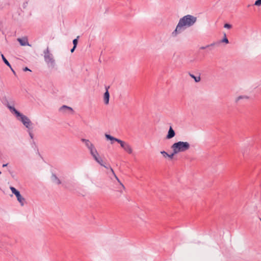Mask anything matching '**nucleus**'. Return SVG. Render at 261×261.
<instances>
[{
    "instance_id": "obj_27",
    "label": "nucleus",
    "mask_w": 261,
    "mask_h": 261,
    "mask_svg": "<svg viewBox=\"0 0 261 261\" xmlns=\"http://www.w3.org/2000/svg\"><path fill=\"white\" fill-rule=\"evenodd\" d=\"M29 132V135L31 137V139H33V134H32V133L30 130V129L28 131Z\"/></svg>"
},
{
    "instance_id": "obj_24",
    "label": "nucleus",
    "mask_w": 261,
    "mask_h": 261,
    "mask_svg": "<svg viewBox=\"0 0 261 261\" xmlns=\"http://www.w3.org/2000/svg\"><path fill=\"white\" fill-rule=\"evenodd\" d=\"M254 5L256 6H261V0H256Z\"/></svg>"
},
{
    "instance_id": "obj_17",
    "label": "nucleus",
    "mask_w": 261,
    "mask_h": 261,
    "mask_svg": "<svg viewBox=\"0 0 261 261\" xmlns=\"http://www.w3.org/2000/svg\"><path fill=\"white\" fill-rule=\"evenodd\" d=\"M51 180L53 182L56 183L58 185H60L61 183V180L54 173H53L51 175Z\"/></svg>"
},
{
    "instance_id": "obj_20",
    "label": "nucleus",
    "mask_w": 261,
    "mask_h": 261,
    "mask_svg": "<svg viewBox=\"0 0 261 261\" xmlns=\"http://www.w3.org/2000/svg\"><path fill=\"white\" fill-rule=\"evenodd\" d=\"M190 76L191 77H192L193 79H194V80H195V81L196 82H199L200 81V76H196L194 74H191V73H190Z\"/></svg>"
},
{
    "instance_id": "obj_30",
    "label": "nucleus",
    "mask_w": 261,
    "mask_h": 261,
    "mask_svg": "<svg viewBox=\"0 0 261 261\" xmlns=\"http://www.w3.org/2000/svg\"><path fill=\"white\" fill-rule=\"evenodd\" d=\"M10 69H11V71H12V72L13 73V74H14V75H16V72H15V71L13 70V69L12 67H11V68H10Z\"/></svg>"
},
{
    "instance_id": "obj_26",
    "label": "nucleus",
    "mask_w": 261,
    "mask_h": 261,
    "mask_svg": "<svg viewBox=\"0 0 261 261\" xmlns=\"http://www.w3.org/2000/svg\"><path fill=\"white\" fill-rule=\"evenodd\" d=\"M176 153H174V150H172V153L170 154H168V158H169L170 159H172L173 158V156L174 154H176Z\"/></svg>"
},
{
    "instance_id": "obj_8",
    "label": "nucleus",
    "mask_w": 261,
    "mask_h": 261,
    "mask_svg": "<svg viewBox=\"0 0 261 261\" xmlns=\"http://www.w3.org/2000/svg\"><path fill=\"white\" fill-rule=\"evenodd\" d=\"M110 88V86H106V92L104 93L103 95V100L104 102L106 105H108L109 103V98H110V93L109 92V89Z\"/></svg>"
},
{
    "instance_id": "obj_7",
    "label": "nucleus",
    "mask_w": 261,
    "mask_h": 261,
    "mask_svg": "<svg viewBox=\"0 0 261 261\" xmlns=\"http://www.w3.org/2000/svg\"><path fill=\"white\" fill-rule=\"evenodd\" d=\"M119 143L120 144L121 147L124 149V151H125L128 154L132 153V148L128 143L124 141H123L121 140L119 141Z\"/></svg>"
},
{
    "instance_id": "obj_10",
    "label": "nucleus",
    "mask_w": 261,
    "mask_h": 261,
    "mask_svg": "<svg viewBox=\"0 0 261 261\" xmlns=\"http://www.w3.org/2000/svg\"><path fill=\"white\" fill-rule=\"evenodd\" d=\"M175 135V133L174 130L173 129L172 127L171 126L170 127L168 132V134L166 136V139H170L172 138H173Z\"/></svg>"
},
{
    "instance_id": "obj_2",
    "label": "nucleus",
    "mask_w": 261,
    "mask_h": 261,
    "mask_svg": "<svg viewBox=\"0 0 261 261\" xmlns=\"http://www.w3.org/2000/svg\"><path fill=\"white\" fill-rule=\"evenodd\" d=\"M190 145L188 142L178 141L173 144L171 147L174 153L185 152L189 149Z\"/></svg>"
},
{
    "instance_id": "obj_33",
    "label": "nucleus",
    "mask_w": 261,
    "mask_h": 261,
    "mask_svg": "<svg viewBox=\"0 0 261 261\" xmlns=\"http://www.w3.org/2000/svg\"><path fill=\"white\" fill-rule=\"evenodd\" d=\"M1 174V172L0 171V174Z\"/></svg>"
},
{
    "instance_id": "obj_19",
    "label": "nucleus",
    "mask_w": 261,
    "mask_h": 261,
    "mask_svg": "<svg viewBox=\"0 0 261 261\" xmlns=\"http://www.w3.org/2000/svg\"><path fill=\"white\" fill-rule=\"evenodd\" d=\"M1 56H2V60L4 61V62L5 63V64L6 65H7L10 68H11V66L10 63L5 57L4 55L3 54H1Z\"/></svg>"
},
{
    "instance_id": "obj_18",
    "label": "nucleus",
    "mask_w": 261,
    "mask_h": 261,
    "mask_svg": "<svg viewBox=\"0 0 261 261\" xmlns=\"http://www.w3.org/2000/svg\"><path fill=\"white\" fill-rule=\"evenodd\" d=\"M94 159L95 160V161L96 162H97L101 166H104V164H103V161H102L101 158L99 155L98 156H96L95 157H94Z\"/></svg>"
},
{
    "instance_id": "obj_6",
    "label": "nucleus",
    "mask_w": 261,
    "mask_h": 261,
    "mask_svg": "<svg viewBox=\"0 0 261 261\" xmlns=\"http://www.w3.org/2000/svg\"><path fill=\"white\" fill-rule=\"evenodd\" d=\"M10 189L12 193L16 196L17 200L20 203L21 205L22 206L23 205L24 203L25 202V199L21 195L19 191H18L17 189H16L14 187H10Z\"/></svg>"
},
{
    "instance_id": "obj_29",
    "label": "nucleus",
    "mask_w": 261,
    "mask_h": 261,
    "mask_svg": "<svg viewBox=\"0 0 261 261\" xmlns=\"http://www.w3.org/2000/svg\"><path fill=\"white\" fill-rule=\"evenodd\" d=\"M75 48H76V47L73 46V47L70 50L71 52L73 53L74 51Z\"/></svg>"
},
{
    "instance_id": "obj_21",
    "label": "nucleus",
    "mask_w": 261,
    "mask_h": 261,
    "mask_svg": "<svg viewBox=\"0 0 261 261\" xmlns=\"http://www.w3.org/2000/svg\"><path fill=\"white\" fill-rule=\"evenodd\" d=\"M248 97L247 96H245V95H241V96H238L237 98H236V101L237 102H238L240 99H248Z\"/></svg>"
},
{
    "instance_id": "obj_22",
    "label": "nucleus",
    "mask_w": 261,
    "mask_h": 261,
    "mask_svg": "<svg viewBox=\"0 0 261 261\" xmlns=\"http://www.w3.org/2000/svg\"><path fill=\"white\" fill-rule=\"evenodd\" d=\"M79 38V36H77L76 38L73 39V46L76 47L77 46V43H78V39Z\"/></svg>"
},
{
    "instance_id": "obj_31",
    "label": "nucleus",
    "mask_w": 261,
    "mask_h": 261,
    "mask_svg": "<svg viewBox=\"0 0 261 261\" xmlns=\"http://www.w3.org/2000/svg\"><path fill=\"white\" fill-rule=\"evenodd\" d=\"M7 165H8V164H4V165H3V167H6V166H7Z\"/></svg>"
},
{
    "instance_id": "obj_25",
    "label": "nucleus",
    "mask_w": 261,
    "mask_h": 261,
    "mask_svg": "<svg viewBox=\"0 0 261 261\" xmlns=\"http://www.w3.org/2000/svg\"><path fill=\"white\" fill-rule=\"evenodd\" d=\"M224 27L225 28H226V29H230L232 28V25L230 24H228V23H225L224 25Z\"/></svg>"
},
{
    "instance_id": "obj_28",
    "label": "nucleus",
    "mask_w": 261,
    "mask_h": 261,
    "mask_svg": "<svg viewBox=\"0 0 261 261\" xmlns=\"http://www.w3.org/2000/svg\"><path fill=\"white\" fill-rule=\"evenodd\" d=\"M23 71H31V70L29 68H28L27 67H25L24 68H23Z\"/></svg>"
},
{
    "instance_id": "obj_1",
    "label": "nucleus",
    "mask_w": 261,
    "mask_h": 261,
    "mask_svg": "<svg viewBox=\"0 0 261 261\" xmlns=\"http://www.w3.org/2000/svg\"><path fill=\"white\" fill-rule=\"evenodd\" d=\"M197 20V17L188 14L179 19L175 30L173 33L184 31L186 29L194 25Z\"/></svg>"
},
{
    "instance_id": "obj_23",
    "label": "nucleus",
    "mask_w": 261,
    "mask_h": 261,
    "mask_svg": "<svg viewBox=\"0 0 261 261\" xmlns=\"http://www.w3.org/2000/svg\"><path fill=\"white\" fill-rule=\"evenodd\" d=\"M160 153L163 155V156L165 158H166L168 157V153L167 152H166L165 151H161L160 152Z\"/></svg>"
},
{
    "instance_id": "obj_14",
    "label": "nucleus",
    "mask_w": 261,
    "mask_h": 261,
    "mask_svg": "<svg viewBox=\"0 0 261 261\" xmlns=\"http://www.w3.org/2000/svg\"><path fill=\"white\" fill-rule=\"evenodd\" d=\"M81 141L85 143V145L88 149L93 147V146H94V145L89 140L86 139H82Z\"/></svg>"
},
{
    "instance_id": "obj_13",
    "label": "nucleus",
    "mask_w": 261,
    "mask_h": 261,
    "mask_svg": "<svg viewBox=\"0 0 261 261\" xmlns=\"http://www.w3.org/2000/svg\"><path fill=\"white\" fill-rule=\"evenodd\" d=\"M59 111L60 112H65L66 111H69L71 113H72L73 112V109L71 107H69L65 106V105L62 106L60 108Z\"/></svg>"
},
{
    "instance_id": "obj_9",
    "label": "nucleus",
    "mask_w": 261,
    "mask_h": 261,
    "mask_svg": "<svg viewBox=\"0 0 261 261\" xmlns=\"http://www.w3.org/2000/svg\"><path fill=\"white\" fill-rule=\"evenodd\" d=\"M103 167H104L105 168H107V169H110L111 171L112 172V174L114 175V176H115V178L117 179V180L120 183V185H121V186L122 187V189H125V187L124 186V185L120 182V181L119 180V178H118V177L116 175V174H115V172L113 170V169L111 168V167L110 166V165H108V166H106L104 164V166H102Z\"/></svg>"
},
{
    "instance_id": "obj_5",
    "label": "nucleus",
    "mask_w": 261,
    "mask_h": 261,
    "mask_svg": "<svg viewBox=\"0 0 261 261\" xmlns=\"http://www.w3.org/2000/svg\"><path fill=\"white\" fill-rule=\"evenodd\" d=\"M18 117H19L18 120L20 121L27 128L29 129H32L33 128L32 126L33 124L27 116L21 114V116H19Z\"/></svg>"
},
{
    "instance_id": "obj_16",
    "label": "nucleus",
    "mask_w": 261,
    "mask_h": 261,
    "mask_svg": "<svg viewBox=\"0 0 261 261\" xmlns=\"http://www.w3.org/2000/svg\"><path fill=\"white\" fill-rule=\"evenodd\" d=\"M105 137L107 140H110L112 141H115L118 142V143H119V141L120 140V139L116 138L111 136L110 135H109L107 134H105Z\"/></svg>"
},
{
    "instance_id": "obj_32",
    "label": "nucleus",
    "mask_w": 261,
    "mask_h": 261,
    "mask_svg": "<svg viewBox=\"0 0 261 261\" xmlns=\"http://www.w3.org/2000/svg\"><path fill=\"white\" fill-rule=\"evenodd\" d=\"M259 219H260V221H261V218H260Z\"/></svg>"
},
{
    "instance_id": "obj_4",
    "label": "nucleus",
    "mask_w": 261,
    "mask_h": 261,
    "mask_svg": "<svg viewBox=\"0 0 261 261\" xmlns=\"http://www.w3.org/2000/svg\"><path fill=\"white\" fill-rule=\"evenodd\" d=\"M221 43H225L226 44H228L229 43L228 39L226 37V34H224V37L223 39L213 42L210 44L207 45L205 46H201L199 49H207V52L208 50H213V48L215 47H218Z\"/></svg>"
},
{
    "instance_id": "obj_3",
    "label": "nucleus",
    "mask_w": 261,
    "mask_h": 261,
    "mask_svg": "<svg viewBox=\"0 0 261 261\" xmlns=\"http://www.w3.org/2000/svg\"><path fill=\"white\" fill-rule=\"evenodd\" d=\"M43 54L44 61L47 66L54 68L56 65L55 60L54 58L53 55L50 53L48 47L43 51Z\"/></svg>"
},
{
    "instance_id": "obj_11",
    "label": "nucleus",
    "mask_w": 261,
    "mask_h": 261,
    "mask_svg": "<svg viewBox=\"0 0 261 261\" xmlns=\"http://www.w3.org/2000/svg\"><path fill=\"white\" fill-rule=\"evenodd\" d=\"M17 41L22 46L29 45L28 40L26 37H23L22 38H19L17 39Z\"/></svg>"
},
{
    "instance_id": "obj_12",
    "label": "nucleus",
    "mask_w": 261,
    "mask_h": 261,
    "mask_svg": "<svg viewBox=\"0 0 261 261\" xmlns=\"http://www.w3.org/2000/svg\"><path fill=\"white\" fill-rule=\"evenodd\" d=\"M7 107L12 113L15 114L16 117H18L19 116H21V113L18 111L14 107L8 105Z\"/></svg>"
},
{
    "instance_id": "obj_15",
    "label": "nucleus",
    "mask_w": 261,
    "mask_h": 261,
    "mask_svg": "<svg viewBox=\"0 0 261 261\" xmlns=\"http://www.w3.org/2000/svg\"><path fill=\"white\" fill-rule=\"evenodd\" d=\"M89 149L90 150V154H91L93 158L96 156H98V153L96 148H95L94 146H93V147H91Z\"/></svg>"
}]
</instances>
